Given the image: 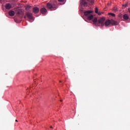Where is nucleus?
<instances>
[{
    "label": "nucleus",
    "instance_id": "nucleus-1",
    "mask_svg": "<svg viewBox=\"0 0 130 130\" xmlns=\"http://www.w3.org/2000/svg\"><path fill=\"white\" fill-rule=\"evenodd\" d=\"M105 21V18H102L100 19L98 21L97 20V18L95 17L93 20L92 22L93 23V25H95V26H100V24H102V26H104V22Z\"/></svg>",
    "mask_w": 130,
    "mask_h": 130
},
{
    "label": "nucleus",
    "instance_id": "nucleus-2",
    "mask_svg": "<svg viewBox=\"0 0 130 130\" xmlns=\"http://www.w3.org/2000/svg\"><path fill=\"white\" fill-rule=\"evenodd\" d=\"M93 13V11L92 10H87L84 12V16H86L87 17V19L91 21V20H93L94 18V15L92 14Z\"/></svg>",
    "mask_w": 130,
    "mask_h": 130
},
{
    "label": "nucleus",
    "instance_id": "nucleus-3",
    "mask_svg": "<svg viewBox=\"0 0 130 130\" xmlns=\"http://www.w3.org/2000/svg\"><path fill=\"white\" fill-rule=\"evenodd\" d=\"M25 15L29 20H32L33 19V14L31 12H27L25 13Z\"/></svg>",
    "mask_w": 130,
    "mask_h": 130
},
{
    "label": "nucleus",
    "instance_id": "nucleus-4",
    "mask_svg": "<svg viewBox=\"0 0 130 130\" xmlns=\"http://www.w3.org/2000/svg\"><path fill=\"white\" fill-rule=\"evenodd\" d=\"M47 8L48 9H49L50 10H51L52 9H54V8H56V6H53L50 3H47Z\"/></svg>",
    "mask_w": 130,
    "mask_h": 130
},
{
    "label": "nucleus",
    "instance_id": "nucleus-5",
    "mask_svg": "<svg viewBox=\"0 0 130 130\" xmlns=\"http://www.w3.org/2000/svg\"><path fill=\"white\" fill-rule=\"evenodd\" d=\"M80 5L81 6H84V7H87L88 6V3L86 2V0H81Z\"/></svg>",
    "mask_w": 130,
    "mask_h": 130
},
{
    "label": "nucleus",
    "instance_id": "nucleus-6",
    "mask_svg": "<svg viewBox=\"0 0 130 130\" xmlns=\"http://www.w3.org/2000/svg\"><path fill=\"white\" fill-rule=\"evenodd\" d=\"M32 12L34 14H38L39 13V8L38 7H34L32 9Z\"/></svg>",
    "mask_w": 130,
    "mask_h": 130
},
{
    "label": "nucleus",
    "instance_id": "nucleus-7",
    "mask_svg": "<svg viewBox=\"0 0 130 130\" xmlns=\"http://www.w3.org/2000/svg\"><path fill=\"white\" fill-rule=\"evenodd\" d=\"M40 12L41 14H43V15H45L46 13H47V10H46L45 8H43L41 9Z\"/></svg>",
    "mask_w": 130,
    "mask_h": 130
},
{
    "label": "nucleus",
    "instance_id": "nucleus-8",
    "mask_svg": "<svg viewBox=\"0 0 130 130\" xmlns=\"http://www.w3.org/2000/svg\"><path fill=\"white\" fill-rule=\"evenodd\" d=\"M5 8L6 10H10V9H12V4L10 3H7L5 5Z\"/></svg>",
    "mask_w": 130,
    "mask_h": 130
},
{
    "label": "nucleus",
    "instance_id": "nucleus-9",
    "mask_svg": "<svg viewBox=\"0 0 130 130\" xmlns=\"http://www.w3.org/2000/svg\"><path fill=\"white\" fill-rule=\"evenodd\" d=\"M104 25L106 26H109V25H110V24H111V21L109 20H106L105 22V23H104Z\"/></svg>",
    "mask_w": 130,
    "mask_h": 130
},
{
    "label": "nucleus",
    "instance_id": "nucleus-10",
    "mask_svg": "<svg viewBox=\"0 0 130 130\" xmlns=\"http://www.w3.org/2000/svg\"><path fill=\"white\" fill-rule=\"evenodd\" d=\"M9 14L11 17H14V16H15V11L11 10L9 12Z\"/></svg>",
    "mask_w": 130,
    "mask_h": 130
},
{
    "label": "nucleus",
    "instance_id": "nucleus-11",
    "mask_svg": "<svg viewBox=\"0 0 130 130\" xmlns=\"http://www.w3.org/2000/svg\"><path fill=\"white\" fill-rule=\"evenodd\" d=\"M111 24L112 25H118V22L114 20H112L111 21Z\"/></svg>",
    "mask_w": 130,
    "mask_h": 130
},
{
    "label": "nucleus",
    "instance_id": "nucleus-12",
    "mask_svg": "<svg viewBox=\"0 0 130 130\" xmlns=\"http://www.w3.org/2000/svg\"><path fill=\"white\" fill-rule=\"evenodd\" d=\"M123 18L124 20H128V19H129V17L128 16V15H127V14H124L123 16Z\"/></svg>",
    "mask_w": 130,
    "mask_h": 130
},
{
    "label": "nucleus",
    "instance_id": "nucleus-13",
    "mask_svg": "<svg viewBox=\"0 0 130 130\" xmlns=\"http://www.w3.org/2000/svg\"><path fill=\"white\" fill-rule=\"evenodd\" d=\"M95 13H96V14H98L99 16H101V13H99V12H98V8L97 7L95 8Z\"/></svg>",
    "mask_w": 130,
    "mask_h": 130
},
{
    "label": "nucleus",
    "instance_id": "nucleus-14",
    "mask_svg": "<svg viewBox=\"0 0 130 130\" xmlns=\"http://www.w3.org/2000/svg\"><path fill=\"white\" fill-rule=\"evenodd\" d=\"M109 15H111L112 17H115V14L114 13H109Z\"/></svg>",
    "mask_w": 130,
    "mask_h": 130
},
{
    "label": "nucleus",
    "instance_id": "nucleus-15",
    "mask_svg": "<svg viewBox=\"0 0 130 130\" xmlns=\"http://www.w3.org/2000/svg\"><path fill=\"white\" fill-rule=\"evenodd\" d=\"M30 8H31V6L28 5L26 8V10H29V9H30Z\"/></svg>",
    "mask_w": 130,
    "mask_h": 130
},
{
    "label": "nucleus",
    "instance_id": "nucleus-16",
    "mask_svg": "<svg viewBox=\"0 0 130 130\" xmlns=\"http://www.w3.org/2000/svg\"><path fill=\"white\" fill-rule=\"evenodd\" d=\"M88 1H89V3H91V4L94 3V0H87Z\"/></svg>",
    "mask_w": 130,
    "mask_h": 130
},
{
    "label": "nucleus",
    "instance_id": "nucleus-17",
    "mask_svg": "<svg viewBox=\"0 0 130 130\" xmlns=\"http://www.w3.org/2000/svg\"><path fill=\"white\" fill-rule=\"evenodd\" d=\"M58 2H60V3H62L63 2V0H58Z\"/></svg>",
    "mask_w": 130,
    "mask_h": 130
},
{
    "label": "nucleus",
    "instance_id": "nucleus-18",
    "mask_svg": "<svg viewBox=\"0 0 130 130\" xmlns=\"http://www.w3.org/2000/svg\"><path fill=\"white\" fill-rule=\"evenodd\" d=\"M119 17H122V14H119Z\"/></svg>",
    "mask_w": 130,
    "mask_h": 130
},
{
    "label": "nucleus",
    "instance_id": "nucleus-19",
    "mask_svg": "<svg viewBox=\"0 0 130 130\" xmlns=\"http://www.w3.org/2000/svg\"><path fill=\"white\" fill-rule=\"evenodd\" d=\"M18 15H20V12H17Z\"/></svg>",
    "mask_w": 130,
    "mask_h": 130
},
{
    "label": "nucleus",
    "instance_id": "nucleus-20",
    "mask_svg": "<svg viewBox=\"0 0 130 130\" xmlns=\"http://www.w3.org/2000/svg\"><path fill=\"white\" fill-rule=\"evenodd\" d=\"M126 6H127V4H125V5H124V7H126Z\"/></svg>",
    "mask_w": 130,
    "mask_h": 130
},
{
    "label": "nucleus",
    "instance_id": "nucleus-21",
    "mask_svg": "<svg viewBox=\"0 0 130 130\" xmlns=\"http://www.w3.org/2000/svg\"><path fill=\"white\" fill-rule=\"evenodd\" d=\"M50 128H53V127H52V126H50Z\"/></svg>",
    "mask_w": 130,
    "mask_h": 130
},
{
    "label": "nucleus",
    "instance_id": "nucleus-22",
    "mask_svg": "<svg viewBox=\"0 0 130 130\" xmlns=\"http://www.w3.org/2000/svg\"><path fill=\"white\" fill-rule=\"evenodd\" d=\"M128 12H130V8L128 9Z\"/></svg>",
    "mask_w": 130,
    "mask_h": 130
},
{
    "label": "nucleus",
    "instance_id": "nucleus-23",
    "mask_svg": "<svg viewBox=\"0 0 130 130\" xmlns=\"http://www.w3.org/2000/svg\"><path fill=\"white\" fill-rule=\"evenodd\" d=\"M60 102H62V100H60Z\"/></svg>",
    "mask_w": 130,
    "mask_h": 130
},
{
    "label": "nucleus",
    "instance_id": "nucleus-24",
    "mask_svg": "<svg viewBox=\"0 0 130 130\" xmlns=\"http://www.w3.org/2000/svg\"><path fill=\"white\" fill-rule=\"evenodd\" d=\"M15 121H16L17 122L18 121L17 120H16Z\"/></svg>",
    "mask_w": 130,
    "mask_h": 130
},
{
    "label": "nucleus",
    "instance_id": "nucleus-25",
    "mask_svg": "<svg viewBox=\"0 0 130 130\" xmlns=\"http://www.w3.org/2000/svg\"><path fill=\"white\" fill-rule=\"evenodd\" d=\"M115 11H117V10H116V9H115Z\"/></svg>",
    "mask_w": 130,
    "mask_h": 130
},
{
    "label": "nucleus",
    "instance_id": "nucleus-26",
    "mask_svg": "<svg viewBox=\"0 0 130 130\" xmlns=\"http://www.w3.org/2000/svg\"><path fill=\"white\" fill-rule=\"evenodd\" d=\"M59 82H60V83L61 81H60Z\"/></svg>",
    "mask_w": 130,
    "mask_h": 130
}]
</instances>
